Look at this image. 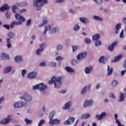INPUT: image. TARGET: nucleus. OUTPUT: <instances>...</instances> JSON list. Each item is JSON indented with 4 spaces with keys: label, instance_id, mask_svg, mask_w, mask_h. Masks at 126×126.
Wrapping results in <instances>:
<instances>
[{
    "label": "nucleus",
    "instance_id": "14",
    "mask_svg": "<svg viewBox=\"0 0 126 126\" xmlns=\"http://www.w3.org/2000/svg\"><path fill=\"white\" fill-rule=\"evenodd\" d=\"M71 105H72V102L71 101H68L65 103L64 106L63 107V110H68V109L70 108Z\"/></svg>",
    "mask_w": 126,
    "mask_h": 126
},
{
    "label": "nucleus",
    "instance_id": "57",
    "mask_svg": "<svg viewBox=\"0 0 126 126\" xmlns=\"http://www.w3.org/2000/svg\"><path fill=\"white\" fill-rule=\"evenodd\" d=\"M3 27L6 28V29H7V30H9V25H3Z\"/></svg>",
    "mask_w": 126,
    "mask_h": 126
},
{
    "label": "nucleus",
    "instance_id": "16",
    "mask_svg": "<svg viewBox=\"0 0 126 126\" xmlns=\"http://www.w3.org/2000/svg\"><path fill=\"white\" fill-rule=\"evenodd\" d=\"M23 58L21 56H17L14 58V60L16 63H21Z\"/></svg>",
    "mask_w": 126,
    "mask_h": 126
},
{
    "label": "nucleus",
    "instance_id": "28",
    "mask_svg": "<svg viewBox=\"0 0 126 126\" xmlns=\"http://www.w3.org/2000/svg\"><path fill=\"white\" fill-rule=\"evenodd\" d=\"M93 18L94 19V20H96V21H103V19H102V18L98 16L94 15L93 16Z\"/></svg>",
    "mask_w": 126,
    "mask_h": 126
},
{
    "label": "nucleus",
    "instance_id": "24",
    "mask_svg": "<svg viewBox=\"0 0 126 126\" xmlns=\"http://www.w3.org/2000/svg\"><path fill=\"white\" fill-rule=\"evenodd\" d=\"M93 69V67L92 66H90V68L88 67H86L85 69V72L86 74H88V73H90L91 70Z\"/></svg>",
    "mask_w": 126,
    "mask_h": 126
},
{
    "label": "nucleus",
    "instance_id": "58",
    "mask_svg": "<svg viewBox=\"0 0 126 126\" xmlns=\"http://www.w3.org/2000/svg\"><path fill=\"white\" fill-rule=\"evenodd\" d=\"M26 9H22L20 10V13H23V12H26Z\"/></svg>",
    "mask_w": 126,
    "mask_h": 126
},
{
    "label": "nucleus",
    "instance_id": "60",
    "mask_svg": "<svg viewBox=\"0 0 126 126\" xmlns=\"http://www.w3.org/2000/svg\"><path fill=\"white\" fill-rule=\"evenodd\" d=\"M4 99V97H3L0 98V104L1 103H2V102H3Z\"/></svg>",
    "mask_w": 126,
    "mask_h": 126
},
{
    "label": "nucleus",
    "instance_id": "61",
    "mask_svg": "<svg viewBox=\"0 0 126 126\" xmlns=\"http://www.w3.org/2000/svg\"><path fill=\"white\" fill-rule=\"evenodd\" d=\"M39 65H40V66H45V62H41V63H40Z\"/></svg>",
    "mask_w": 126,
    "mask_h": 126
},
{
    "label": "nucleus",
    "instance_id": "35",
    "mask_svg": "<svg viewBox=\"0 0 126 126\" xmlns=\"http://www.w3.org/2000/svg\"><path fill=\"white\" fill-rule=\"evenodd\" d=\"M95 45L96 47H98V46H100V45H102V42L100 40H96L95 42Z\"/></svg>",
    "mask_w": 126,
    "mask_h": 126
},
{
    "label": "nucleus",
    "instance_id": "45",
    "mask_svg": "<svg viewBox=\"0 0 126 126\" xmlns=\"http://www.w3.org/2000/svg\"><path fill=\"white\" fill-rule=\"evenodd\" d=\"M118 116L117 114H114L115 120H116V124H117V125H118V122L119 123H120V122L119 121V120L118 119ZM117 121H118V122H117Z\"/></svg>",
    "mask_w": 126,
    "mask_h": 126
},
{
    "label": "nucleus",
    "instance_id": "21",
    "mask_svg": "<svg viewBox=\"0 0 126 126\" xmlns=\"http://www.w3.org/2000/svg\"><path fill=\"white\" fill-rule=\"evenodd\" d=\"M79 20L82 23H84V24L89 22V20L86 18L80 17Z\"/></svg>",
    "mask_w": 126,
    "mask_h": 126
},
{
    "label": "nucleus",
    "instance_id": "63",
    "mask_svg": "<svg viewBox=\"0 0 126 126\" xmlns=\"http://www.w3.org/2000/svg\"><path fill=\"white\" fill-rule=\"evenodd\" d=\"M7 44H10V38H7Z\"/></svg>",
    "mask_w": 126,
    "mask_h": 126
},
{
    "label": "nucleus",
    "instance_id": "13",
    "mask_svg": "<svg viewBox=\"0 0 126 126\" xmlns=\"http://www.w3.org/2000/svg\"><path fill=\"white\" fill-rule=\"evenodd\" d=\"M117 44H118V42L115 41L113 43H112L111 45H109L108 46L109 51H110V52H112V51H114V48H115V46H116V45Z\"/></svg>",
    "mask_w": 126,
    "mask_h": 126
},
{
    "label": "nucleus",
    "instance_id": "8",
    "mask_svg": "<svg viewBox=\"0 0 126 126\" xmlns=\"http://www.w3.org/2000/svg\"><path fill=\"white\" fill-rule=\"evenodd\" d=\"M24 106H26V103L25 102H18L15 103L14 104V108H21L24 107Z\"/></svg>",
    "mask_w": 126,
    "mask_h": 126
},
{
    "label": "nucleus",
    "instance_id": "29",
    "mask_svg": "<svg viewBox=\"0 0 126 126\" xmlns=\"http://www.w3.org/2000/svg\"><path fill=\"white\" fill-rule=\"evenodd\" d=\"M121 59L122 55H118L114 58V63H117V62H119Z\"/></svg>",
    "mask_w": 126,
    "mask_h": 126
},
{
    "label": "nucleus",
    "instance_id": "40",
    "mask_svg": "<svg viewBox=\"0 0 126 126\" xmlns=\"http://www.w3.org/2000/svg\"><path fill=\"white\" fill-rule=\"evenodd\" d=\"M87 89V88L86 87H84V88L81 91V94H85V92H86V90Z\"/></svg>",
    "mask_w": 126,
    "mask_h": 126
},
{
    "label": "nucleus",
    "instance_id": "36",
    "mask_svg": "<svg viewBox=\"0 0 126 126\" xmlns=\"http://www.w3.org/2000/svg\"><path fill=\"white\" fill-rule=\"evenodd\" d=\"M25 122H26L27 125H31L32 124V120H29L28 119H25Z\"/></svg>",
    "mask_w": 126,
    "mask_h": 126
},
{
    "label": "nucleus",
    "instance_id": "3",
    "mask_svg": "<svg viewBox=\"0 0 126 126\" xmlns=\"http://www.w3.org/2000/svg\"><path fill=\"white\" fill-rule=\"evenodd\" d=\"M45 3H48V0H36L33 1V5L37 7V10H40L41 7H42Z\"/></svg>",
    "mask_w": 126,
    "mask_h": 126
},
{
    "label": "nucleus",
    "instance_id": "20",
    "mask_svg": "<svg viewBox=\"0 0 126 126\" xmlns=\"http://www.w3.org/2000/svg\"><path fill=\"white\" fill-rule=\"evenodd\" d=\"M114 70V69L113 68H111L110 69V66L109 65H107V76H110L111 74L113 73V71Z\"/></svg>",
    "mask_w": 126,
    "mask_h": 126
},
{
    "label": "nucleus",
    "instance_id": "1",
    "mask_svg": "<svg viewBox=\"0 0 126 126\" xmlns=\"http://www.w3.org/2000/svg\"><path fill=\"white\" fill-rule=\"evenodd\" d=\"M63 80V77L57 76L52 77L51 80L49 81V84H53L54 83L55 88H60L62 86V82Z\"/></svg>",
    "mask_w": 126,
    "mask_h": 126
},
{
    "label": "nucleus",
    "instance_id": "33",
    "mask_svg": "<svg viewBox=\"0 0 126 126\" xmlns=\"http://www.w3.org/2000/svg\"><path fill=\"white\" fill-rule=\"evenodd\" d=\"M58 31H59V28L55 27L54 28L52 29V32H51V34H54V33H57Z\"/></svg>",
    "mask_w": 126,
    "mask_h": 126
},
{
    "label": "nucleus",
    "instance_id": "39",
    "mask_svg": "<svg viewBox=\"0 0 126 126\" xmlns=\"http://www.w3.org/2000/svg\"><path fill=\"white\" fill-rule=\"evenodd\" d=\"M56 61H59V62H61V61H63V58L61 56H58L56 57Z\"/></svg>",
    "mask_w": 126,
    "mask_h": 126
},
{
    "label": "nucleus",
    "instance_id": "18",
    "mask_svg": "<svg viewBox=\"0 0 126 126\" xmlns=\"http://www.w3.org/2000/svg\"><path fill=\"white\" fill-rule=\"evenodd\" d=\"M122 28V24L121 23H119L116 25L115 30V33L116 34H119V30Z\"/></svg>",
    "mask_w": 126,
    "mask_h": 126
},
{
    "label": "nucleus",
    "instance_id": "41",
    "mask_svg": "<svg viewBox=\"0 0 126 126\" xmlns=\"http://www.w3.org/2000/svg\"><path fill=\"white\" fill-rule=\"evenodd\" d=\"M72 51L73 52H75V51H76V50H77V49H78V46H72Z\"/></svg>",
    "mask_w": 126,
    "mask_h": 126
},
{
    "label": "nucleus",
    "instance_id": "12",
    "mask_svg": "<svg viewBox=\"0 0 126 126\" xmlns=\"http://www.w3.org/2000/svg\"><path fill=\"white\" fill-rule=\"evenodd\" d=\"M4 60H9V55L5 53H1L0 56V60L3 61Z\"/></svg>",
    "mask_w": 126,
    "mask_h": 126
},
{
    "label": "nucleus",
    "instance_id": "27",
    "mask_svg": "<svg viewBox=\"0 0 126 126\" xmlns=\"http://www.w3.org/2000/svg\"><path fill=\"white\" fill-rule=\"evenodd\" d=\"M119 84V82L117 80H113L111 82V85L112 87H116Z\"/></svg>",
    "mask_w": 126,
    "mask_h": 126
},
{
    "label": "nucleus",
    "instance_id": "55",
    "mask_svg": "<svg viewBox=\"0 0 126 126\" xmlns=\"http://www.w3.org/2000/svg\"><path fill=\"white\" fill-rule=\"evenodd\" d=\"M120 38H124V30H122L120 35Z\"/></svg>",
    "mask_w": 126,
    "mask_h": 126
},
{
    "label": "nucleus",
    "instance_id": "23",
    "mask_svg": "<svg viewBox=\"0 0 126 126\" xmlns=\"http://www.w3.org/2000/svg\"><path fill=\"white\" fill-rule=\"evenodd\" d=\"M65 70H66V71L67 72H69V73H71V72H74L75 71L74 69L68 66L65 67Z\"/></svg>",
    "mask_w": 126,
    "mask_h": 126
},
{
    "label": "nucleus",
    "instance_id": "38",
    "mask_svg": "<svg viewBox=\"0 0 126 126\" xmlns=\"http://www.w3.org/2000/svg\"><path fill=\"white\" fill-rule=\"evenodd\" d=\"M45 120H44L43 119H42L39 121L38 126H42V125H43V124H45Z\"/></svg>",
    "mask_w": 126,
    "mask_h": 126
},
{
    "label": "nucleus",
    "instance_id": "25",
    "mask_svg": "<svg viewBox=\"0 0 126 126\" xmlns=\"http://www.w3.org/2000/svg\"><path fill=\"white\" fill-rule=\"evenodd\" d=\"M3 9L4 10H8L9 9V7L7 4H4L2 7H0V10L2 11H3Z\"/></svg>",
    "mask_w": 126,
    "mask_h": 126
},
{
    "label": "nucleus",
    "instance_id": "49",
    "mask_svg": "<svg viewBox=\"0 0 126 126\" xmlns=\"http://www.w3.org/2000/svg\"><path fill=\"white\" fill-rule=\"evenodd\" d=\"M16 8H17V7L16 5H13L12 7L13 12H14V13H16V12L15 11V9H16Z\"/></svg>",
    "mask_w": 126,
    "mask_h": 126
},
{
    "label": "nucleus",
    "instance_id": "15",
    "mask_svg": "<svg viewBox=\"0 0 126 126\" xmlns=\"http://www.w3.org/2000/svg\"><path fill=\"white\" fill-rule=\"evenodd\" d=\"M46 88H47V86L43 83H40L38 85V90L39 91H45Z\"/></svg>",
    "mask_w": 126,
    "mask_h": 126
},
{
    "label": "nucleus",
    "instance_id": "54",
    "mask_svg": "<svg viewBox=\"0 0 126 126\" xmlns=\"http://www.w3.org/2000/svg\"><path fill=\"white\" fill-rule=\"evenodd\" d=\"M36 89H39V85H36L33 87V90H36Z\"/></svg>",
    "mask_w": 126,
    "mask_h": 126
},
{
    "label": "nucleus",
    "instance_id": "4",
    "mask_svg": "<svg viewBox=\"0 0 126 126\" xmlns=\"http://www.w3.org/2000/svg\"><path fill=\"white\" fill-rule=\"evenodd\" d=\"M39 47L40 48L38 49L35 52V54L36 55H37V56H40V55H41V53L44 52V49L46 48V44L42 43L40 45Z\"/></svg>",
    "mask_w": 126,
    "mask_h": 126
},
{
    "label": "nucleus",
    "instance_id": "37",
    "mask_svg": "<svg viewBox=\"0 0 126 126\" xmlns=\"http://www.w3.org/2000/svg\"><path fill=\"white\" fill-rule=\"evenodd\" d=\"M5 15L8 19H9V18H10V12H9V11L6 12L5 14Z\"/></svg>",
    "mask_w": 126,
    "mask_h": 126
},
{
    "label": "nucleus",
    "instance_id": "2",
    "mask_svg": "<svg viewBox=\"0 0 126 126\" xmlns=\"http://www.w3.org/2000/svg\"><path fill=\"white\" fill-rule=\"evenodd\" d=\"M55 115H56L55 111H52L50 113L49 115V125H59V124H61V120L57 119H53L54 117H55Z\"/></svg>",
    "mask_w": 126,
    "mask_h": 126
},
{
    "label": "nucleus",
    "instance_id": "51",
    "mask_svg": "<svg viewBox=\"0 0 126 126\" xmlns=\"http://www.w3.org/2000/svg\"><path fill=\"white\" fill-rule=\"evenodd\" d=\"M50 65L51 66H53L54 67H56V66H57V63H55V62H51L50 63Z\"/></svg>",
    "mask_w": 126,
    "mask_h": 126
},
{
    "label": "nucleus",
    "instance_id": "42",
    "mask_svg": "<svg viewBox=\"0 0 126 126\" xmlns=\"http://www.w3.org/2000/svg\"><path fill=\"white\" fill-rule=\"evenodd\" d=\"M79 26L77 24L74 27L73 29L75 31H77L78 30H79Z\"/></svg>",
    "mask_w": 126,
    "mask_h": 126
},
{
    "label": "nucleus",
    "instance_id": "10",
    "mask_svg": "<svg viewBox=\"0 0 126 126\" xmlns=\"http://www.w3.org/2000/svg\"><path fill=\"white\" fill-rule=\"evenodd\" d=\"M74 121H75V118L70 117L67 120H66L64 123V125H71V124H73L74 123Z\"/></svg>",
    "mask_w": 126,
    "mask_h": 126
},
{
    "label": "nucleus",
    "instance_id": "50",
    "mask_svg": "<svg viewBox=\"0 0 126 126\" xmlns=\"http://www.w3.org/2000/svg\"><path fill=\"white\" fill-rule=\"evenodd\" d=\"M19 20H20V22H24V21H25V18H24L23 16H21V18Z\"/></svg>",
    "mask_w": 126,
    "mask_h": 126
},
{
    "label": "nucleus",
    "instance_id": "56",
    "mask_svg": "<svg viewBox=\"0 0 126 126\" xmlns=\"http://www.w3.org/2000/svg\"><path fill=\"white\" fill-rule=\"evenodd\" d=\"M103 0H95V1L96 3H98V4H101Z\"/></svg>",
    "mask_w": 126,
    "mask_h": 126
},
{
    "label": "nucleus",
    "instance_id": "46",
    "mask_svg": "<svg viewBox=\"0 0 126 126\" xmlns=\"http://www.w3.org/2000/svg\"><path fill=\"white\" fill-rule=\"evenodd\" d=\"M27 71H26V69H23L22 70V75L23 76V77H24V76H25V74L26 73Z\"/></svg>",
    "mask_w": 126,
    "mask_h": 126
},
{
    "label": "nucleus",
    "instance_id": "62",
    "mask_svg": "<svg viewBox=\"0 0 126 126\" xmlns=\"http://www.w3.org/2000/svg\"><path fill=\"white\" fill-rule=\"evenodd\" d=\"M69 12H70V13H71L72 14H74V11H73V10H72V9H70L69 10Z\"/></svg>",
    "mask_w": 126,
    "mask_h": 126
},
{
    "label": "nucleus",
    "instance_id": "9",
    "mask_svg": "<svg viewBox=\"0 0 126 126\" xmlns=\"http://www.w3.org/2000/svg\"><path fill=\"white\" fill-rule=\"evenodd\" d=\"M106 117H107V113L106 112H102L99 116L97 115L95 117V119L97 118V121H102L103 119H104Z\"/></svg>",
    "mask_w": 126,
    "mask_h": 126
},
{
    "label": "nucleus",
    "instance_id": "11",
    "mask_svg": "<svg viewBox=\"0 0 126 126\" xmlns=\"http://www.w3.org/2000/svg\"><path fill=\"white\" fill-rule=\"evenodd\" d=\"M93 104V100H86L84 104V107L86 108L87 107H91Z\"/></svg>",
    "mask_w": 126,
    "mask_h": 126
},
{
    "label": "nucleus",
    "instance_id": "48",
    "mask_svg": "<svg viewBox=\"0 0 126 126\" xmlns=\"http://www.w3.org/2000/svg\"><path fill=\"white\" fill-rule=\"evenodd\" d=\"M72 63V64L73 65H75V64H76V63H77V60H73L71 62Z\"/></svg>",
    "mask_w": 126,
    "mask_h": 126
},
{
    "label": "nucleus",
    "instance_id": "19",
    "mask_svg": "<svg viewBox=\"0 0 126 126\" xmlns=\"http://www.w3.org/2000/svg\"><path fill=\"white\" fill-rule=\"evenodd\" d=\"M22 24V23L21 22H16V21H13L11 23V24L10 25V28H13L14 25H20Z\"/></svg>",
    "mask_w": 126,
    "mask_h": 126
},
{
    "label": "nucleus",
    "instance_id": "47",
    "mask_svg": "<svg viewBox=\"0 0 126 126\" xmlns=\"http://www.w3.org/2000/svg\"><path fill=\"white\" fill-rule=\"evenodd\" d=\"M31 25V19H30L27 21V26H30Z\"/></svg>",
    "mask_w": 126,
    "mask_h": 126
},
{
    "label": "nucleus",
    "instance_id": "30",
    "mask_svg": "<svg viewBox=\"0 0 126 126\" xmlns=\"http://www.w3.org/2000/svg\"><path fill=\"white\" fill-rule=\"evenodd\" d=\"M10 71H11V67L7 66L5 68L4 73H8V72H10Z\"/></svg>",
    "mask_w": 126,
    "mask_h": 126
},
{
    "label": "nucleus",
    "instance_id": "6",
    "mask_svg": "<svg viewBox=\"0 0 126 126\" xmlns=\"http://www.w3.org/2000/svg\"><path fill=\"white\" fill-rule=\"evenodd\" d=\"M20 99H23L26 102H30L32 100V97L30 95L25 94L23 96L20 97Z\"/></svg>",
    "mask_w": 126,
    "mask_h": 126
},
{
    "label": "nucleus",
    "instance_id": "32",
    "mask_svg": "<svg viewBox=\"0 0 126 126\" xmlns=\"http://www.w3.org/2000/svg\"><path fill=\"white\" fill-rule=\"evenodd\" d=\"M120 99L118 100L119 102H123L125 100V94H121L120 96Z\"/></svg>",
    "mask_w": 126,
    "mask_h": 126
},
{
    "label": "nucleus",
    "instance_id": "5",
    "mask_svg": "<svg viewBox=\"0 0 126 126\" xmlns=\"http://www.w3.org/2000/svg\"><path fill=\"white\" fill-rule=\"evenodd\" d=\"M86 58H87V52H81L77 56V59L78 61L84 60V59H86Z\"/></svg>",
    "mask_w": 126,
    "mask_h": 126
},
{
    "label": "nucleus",
    "instance_id": "64",
    "mask_svg": "<svg viewBox=\"0 0 126 126\" xmlns=\"http://www.w3.org/2000/svg\"><path fill=\"white\" fill-rule=\"evenodd\" d=\"M123 21L125 24H126V18H123Z\"/></svg>",
    "mask_w": 126,
    "mask_h": 126
},
{
    "label": "nucleus",
    "instance_id": "7",
    "mask_svg": "<svg viewBox=\"0 0 126 126\" xmlns=\"http://www.w3.org/2000/svg\"><path fill=\"white\" fill-rule=\"evenodd\" d=\"M11 121V115H8L7 118H4L3 120L0 122L1 125H6Z\"/></svg>",
    "mask_w": 126,
    "mask_h": 126
},
{
    "label": "nucleus",
    "instance_id": "17",
    "mask_svg": "<svg viewBox=\"0 0 126 126\" xmlns=\"http://www.w3.org/2000/svg\"><path fill=\"white\" fill-rule=\"evenodd\" d=\"M36 75H37V73L32 72L28 74L27 77L28 78H35Z\"/></svg>",
    "mask_w": 126,
    "mask_h": 126
},
{
    "label": "nucleus",
    "instance_id": "53",
    "mask_svg": "<svg viewBox=\"0 0 126 126\" xmlns=\"http://www.w3.org/2000/svg\"><path fill=\"white\" fill-rule=\"evenodd\" d=\"M63 48V46L61 45H59L57 47V50L58 51L60 50H62V49Z\"/></svg>",
    "mask_w": 126,
    "mask_h": 126
},
{
    "label": "nucleus",
    "instance_id": "34",
    "mask_svg": "<svg viewBox=\"0 0 126 126\" xmlns=\"http://www.w3.org/2000/svg\"><path fill=\"white\" fill-rule=\"evenodd\" d=\"M8 36L10 37V38H13L15 36V34H14V33H13L12 32H10L8 33Z\"/></svg>",
    "mask_w": 126,
    "mask_h": 126
},
{
    "label": "nucleus",
    "instance_id": "44",
    "mask_svg": "<svg viewBox=\"0 0 126 126\" xmlns=\"http://www.w3.org/2000/svg\"><path fill=\"white\" fill-rule=\"evenodd\" d=\"M85 42L87 44H90V43H91V40H90L89 38H86L85 39Z\"/></svg>",
    "mask_w": 126,
    "mask_h": 126
},
{
    "label": "nucleus",
    "instance_id": "59",
    "mask_svg": "<svg viewBox=\"0 0 126 126\" xmlns=\"http://www.w3.org/2000/svg\"><path fill=\"white\" fill-rule=\"evenodd\" d=\"M63 1H64V0H56V2H61L62 3V2H63Z\"/></svg>",
    "mask_w": 126,
    "mask_h": 126
},
{
    "label": "nucleus",
    "instance_id": "31",
    "mask_svg": "<svg viewBox=\"0 0 126 126\" xmlns=\"http://www.w3.org/2000/svg\"><path fill=\"white\" fill-rule=\"evenodd\" d=\"M105 57L104 56H101L100 58L98 60L99 63H105Z\"/></svg>",
    "mask_w": 126,
    "mask_h": 126
},
{
    "label": "nucleus",
    "instance_id": "43",
    "mask_svg": "<svg viewBox=\"0 0 126 126\" xmlns=\"http://www.w3.org/2000/svg\"><path fill=\"white\" fill-rule=\"evenodd\" d=\"M22 16L20 15V14H16L15 15V17L16 19H17V20H19V19H20V18Z\"/></svg>",
    "mask_w": 126,
    "mask_h": 126
},
{
    "label": "nucleus",
    "instance_id": "26",
    "mask_svg": "<svg viewBox=\"0 0 126 126\" xmlns=\"http://www.w3.org/2000/svg\"><path fill=\"white\" fill-rule=\"evenodd\" d=\"M51 28H52V27H51V26H50V25H47V26H45L44 31L43 32V35H46L48 30H51Z\"/></svg>",
    "mask_w": 126,
    "mask_h": 126
},
{
    "label": "nucleus",
    "instance_id": "22",
    "mask_svg": "<svg viewBox=\"0 0 126 126\" xmlns=\"http://www.w3.org/2000/svg\"><path fill=\"white\" fill-rule=\"evenodd\" d=\"M101 38L100 34H95L93 36V41H97Z\"/></svg>",
    "mask_w": 126,
    "mask_h": 126
},
{
    "label": "nucleus",
    "instance_id": "52",
    "mask_svg": "<svg viewBox=\"0 0 126 126\" xmlns=\"http://www.w3.org/2000/svg\"><path fill=\"white\" fill-rule=\"evenodd\" d=\"M109 97L110 98H113V99H116V96H115V94L113 93H110L109 94Z\"/></svg>",
    "mask_w": 126,
    "mask_h": 126
}]
</instances>
